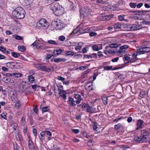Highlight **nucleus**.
I'll use <instances>...</instances> for the list:
<instances>
[{
    "label": "nucleus",
    "instance_id": "45",
    "mask_svg": "<svg viewBox=\"0 0 150 150\" xmlns=\"http://www.w3.org/2000/svg\"><path fill=\"white\" fill-rule=\"evenodd\" d=\"M92 108L90 106L88 105L87 108H86V112H89L91 113L92 112V111L91 110Z\"/></svg>",
    "mask_w": 150,
    "mask_h": 150
},
{
    "label": "nucleus",
    "instance_id": "29",
    "mask_svg": "<svg viewBox=\"0 0 150 150\" xmlns=\"http://www.w3.org/2000/svg\"><path fill=\"white\" fill-rule=\"evenodd\" d=\"M142 50L144 52H150V48L148 47H143Z\"/></svg>",
    "mask_w": 150,
    "mask_h": 150
},
{
    "label": "nucleus",
    "instance_id": "42",
    "mask_svg": "<svg viewBox=\"0 0 150 150\" xmlns=\"http://www.w3.org/2000/svg\"><path fill=\"white\" fill-rule=\"evenodd\" d=\"M90 32V29L88 28L86 29L84 28L83 30V31H82L81 32V34H83L85 33H88Z\"/></svg>",
    "mask_w": 150,
    "mask_h": 150
},
{
    "label": "nucleus",
    "instance_id": "39",
    "mask_svg": "<svg viewBox=\"0 0 150 150\" xmlns=\"http://www.w3.org/2000/svg\"><path fill=\"white\" fill-rule=\"evenodd\" d=\"M52 150H62L59 147L56 145L53 146L52 147Z\"/></svg>",
    "mask_w": 150,
    "mask_h": 150
},
{
    "label": "nucleus",
    "instance_id": "43",
    "mask_svg": "<svg viewBox=\"0 0 150 150\" xmlns=\"http://www.w3.org/2000/svg\"><path fill=\"white\" fill-rule=\"evenodd\" d=\"M88 105L85 104V103H83L82 105V104L79 105H78L77 106H81L82 108L83 109H85L86 108H87V107Z\"/></svg>",
    "mask_w": 150,
    "mask_h": 150
},
{
    "label": "nucleus",
    "instance_id": "37",
    "mask_svg": "<svg viewBox=\"0 0 150 150\" xmlns=\"http://www.w3.org/2000/svg\"><path fill=\"white\" fill-rule=\"evenodd\" d=\"M61 61H62L63 62H64L65 61V59H61L60 58H56L54 59V61L55 62L58 63L60 62Z\"/></svg>",
    "mask_w": 150,
    "mask_h": 150
},
{
    "label": "nucleus",
    "instance_id": "40",
    "mask_svg": "<svg viewBox=\"0 0 150 150\" xmlns=\"http://www.w3.org/2000/svg\"><path fill=\"white\" fill-rule=\"evenodd\" d=\"M121 126V124L120 123H118L117 125H115V129L117 130Z\"/></svg>",
    "mask_w": 150,
    "mask_h": 150
},
{
    "label": "nucleus",
    "instance_id": "30",
    "mask_svg": "<svg viewBox=\"0 0 150 150\" xmlns=\"http://www.w3.org/2000/svg\"><path fill=\"white\" fill-rule=\"evenodd\" d=\"M11 55L15 58H17L20 56V54L18 53L14 52H11Z\"/></svg>",
    "mask_w": 150,
    "mask_h": 150
},
{
    "label": "nucleus",
    "instance_id": "34",
    "mask_svg": "<svg viewBox=\"0 0 150 150\" xmlns=\"http://www.w3.org/2000/svg\"><path fill=\"white\" fill-rule=\"evenodd\" d=\"M131 24H125L124 26L123 27L125 28H126L127 30H131Z\"/></svg>",
    "mask_w": 150,
    "mask_h": 150
},
{
    "label": "nucleus",
    "instance_id": "15",
    "mask_svg": "<svg viewBox=\"0 0 150 150\" xmlns=\"http://www.w3.org/2000/svg\"><path fill=\"white\" fill-rule=\"evenodd\" d=\"M9 76H6V77H3L2 79V81L6 83H12L13 81L11 80Z\"/></svg>",
    "mask_w": 150,
    "mask_h": 150
},
{
    "label": "nucleus",
    "instance_id": "44",
    "mask_svg": "<svg viewBox=\"0 0 150 150\" xmlns=\"http://www.w3.org/2000/svg\"><path fill=\"white\" fill-rule=\"evenodd\" d=\"M92 48L94 50L98 51L99 50L98 46L96 45H93L92 46Z\"/></svg>",
    "mask_w": 150,
    "mask_h": 150
},
{
    "label": "nucleus",
    "instance_id": "61",
    "mask_svg": "<svg viewBox=\"0 0 150 150\" xmlns=\"http://www.w3.org/2000/svg\"><path fill=\"white\" fill-rule=\"evenodd\" d=\"M15 38L16 40H21L22 39V38L20 36H19L18 35H16V36L15 37Z\"/></svg>",
    "mask_w": 150,
    "mask_h": 150
},
{
    "label": "nucleus",
    "instance_id": "53",
    "mask_svg": "<svg viewBox=\"0 0 150 150\" xmlns=\"http://www.w3.org/2000/svg\"><path fill=\"white\" fill-rule=\"evenodd\" d=\"M74 53L73 51H68L67 52V53L66 54V55H67L68 56L70 55L73 56L74 55Z\"/></svg>",
    "mask_w": 150,
    "mask_h": 150
},
{
    "label": "nucleus",
    "instance_id": "20",
    "mask_svg": "<svg viewBox=\"0 0 150 150\" xmlns=\"http://www.w3.org/2000/svg\"><path fill=\"white\" fill-rule=\"evenodd\" d=\"M141 136L144 137H147L149 136V133L148 131L147 130L143 129L141 131Z\"/></svg>",
    "mask_w": 150,
    "mask_h": 150
},
{
    "label": "nucleus",
    "instance_id": "52",
    "mask_svg": "<svg viewBox=\"0 0 150 150\" xmlns=\"http://www.w3.org/2000/svg\"><path fill=\"white\" fill-rule=\"evenodd\" d=\"M58 39L60 41H63L65 40V38L64 36H61L59 37Z\"/></svg>",
    "mask_w": 150,
    "mask_h": 150
},
{
    "label": "nucleus",
    "instance_id": "46",
    "mask_svg": "<svg viewBox=\"0 0 150 150\" xmlns=\"http://www.w3.org/2000/svg\"><path fill=\"white\" fill-rule=\"evenodd\" d=\"M42 110L43 112H45L48 111L49 109L48 107H43L42 108Z\"/></svg>",
    "mask_w": 150,
    "mask_h": 150
},
{
    "label": "nucleus",
    "instance_id": "23",
    "mask_svg": "<svg viewBox=\"0 0 150 150\" xmlns=\"http://www.w3.org/2000/svg\"><path fill=\"white\" fill-rule=\"evenodd\" d=\"M63 51H64V50L63 49H57L54 51L53 53L55 55H58L60 54Z\"/></svg>",
    "mask_w": 150,
    "mask_h": 150
},
{
    "label": "nucleus",
    "instance_id": "4",
    "mask_svg": "<svg viewBox=\"0 0 150 150\" xmlns=\"http://www.w3.org/2000/svg\"><path fill=\"white\" fill-rule=\"evenodd\" d=\"M147 139V137H144L141 135L140 137H135L134 138V141L137 142L138 143H142L146 142Z\"/></svg>",
    "mask_w": 150,
    "mask_h": 150
},
{
    "label": "nucleus",
    "instance_id": "12",
    "mask_svg": "<svg viewBox=\"0 0 150 150\" xmlns=\"http://www.w3.org/2000/svg\"><path fill=\"white\" fill-rule=\"evenodd\" d=\"M20 86H22V88H23L24 92L25 91L26 89L29 88L30 86V84H28L27 82L25 81H23L20 83Z\"/></svg>",
    "mask_w": 150,
    "mask_h": 150
},
{
    "label": "nucleus",
    "instance_id": "18",
    "mask_svg": "<svg viewBox=\"0 0 150 150\" xmlns=\"http://www.w3.org/2000/svg\"><path fill=\"white\" fill-rule=\"evenodd\" d=\"M11 99L12 101L14 100H17V93L16 91H13L11 92Z\"/></svg>",
    "mask_w": 150,
    "mask_h": 150
},
{
    "label": "nucleus",
    "instance_id": "9",
    "mask_svg": "<svg viewBox=\"0 0 150 150\" xmlns=\"http://www.w3.org/2000/svg\"><path fill=\"white\" fill-rule=\"evenodd\" d=\"M50 9L52 10L54 13L55 12V11L56 9H58V7H59V4H49L48 5Z\"/></svg>",
    "mask_w": 150,
    "mask_h": 150
},
{
    "label": "nucleus",
    "instance_id": "19",
    "mask_svg": "<svg viewBox=\"0 0 150 150\" xmlns=\"http://www.w3.org/2000/svg\"><path fill=\"white\" fill-rule=\"evenodd\" d=\"M59 96H61L64 99H66V91L64 90L59 89Z\"/></svg>",
    "mask_w": 150,
    "mask_h": 150
},
{
    "label": "nucleus",
    "instance_id": "5",
    "mask_svg": "<svg viewBox=\"0 0 150 150\" xmlns=\"http://www.w3.org/2000/svg\"><path fill=\"white\" fill-rule=\"evenodd\" d=\"M35 67L38 69H41L42 71L49 72L50 69V68L47 67H46L40 64H37L35 65Z\"/></svg>",
    "mask_w": 150,
    "mask_h": 150
},
{
    "label": "nucleus",
    "instance_id": "26",
    "mask_svg": "<svg viewBox=\"0 0 150 150\" xmlns=\"http://www.w3.org/2000/svg\"><path fill=\"white\" fill-rule=\"evenodd\" d=\"M47 43L48 44L55 45H59V44L58 42H57L54 40H48L47 42Z\"/></svg>",
    "mask_w": 150,
    "mask_h": 150
},
{
    "label": "nucleus",
    "instance_id": "63",
    "mask_svg": "<svg viewBox=\"0 0 150 150\" xmlns=\"http://www.w3.org/2000/svg\"><path fill=\"white\" fill-rule=\"evenodd\" d=\"M91 58L93 57L97 58V54L96 53H93L91 54Z\"/></svg>",
    "mask_w": 150,
    "mask_h": 150
},
{
    "label": "nucleus",
    "instance_id": "60",
    "mask_svg": "<svg viewBox=\"0 0 150 150\" xmlns=\"http://www.w3.org/2000/svg\"><path fill=\"white\" fill-rule=\"evenodd\" d=\"M97 33L95 32H91L89 33V35L91 37H93L96 36L97 35Z\"/></svg>",
    "mask_w": 150,
    "mask_h": 150
},
{
    "label": "nucleus",
    "instance_id": "28",
    "mask_svg": "<svg viewBox=\"0 0 150 150\" xmlns=\"http://www.w3.org/2000/svg\"><path fill=\"white\" fill-rule=\"evenodd\" d=\"M102 99L103 102L105 105L108 104V98L106 96H103L102 97Z\"/></svg>",
    "mask_w": 150,
    "mask_h": 150
},
{
    "label": "nucleus",
    "instance_id": "51",
    "mask_svg": "<svg viewBox=\"0 0 150 150\" xmlns=\"http://www.w3.org/2000/svg\"><path fill=\"white\" fill-rule=\"evenodd\" d=\"M45 133V134L46 135V136H51L52 135L51 133V132L47 130H45L44 131Z\"/></svg>",
    "mask_w": 150,
    "mask_h": 150
},
{
    "label": "nucleus",
    "instance_id": "64",
    "mask_svg": "<svg viewBox=\"0 0 150 150\" xmlns=\"http://www.w3.org/2000/svg\"><path fill=\"white\" fill-rule=\"evenodd\" d=\"M119 59V58L118 57H116L113 59H112L111 60V61L112 62H116Z\"/></svg>",
    "mask_w": 150,
    "mask_h": 150
},
{
    "label": "nucleus",
    "instance_id": "35",
    "mask_svg": "<svg viewBox=\"0 0 150 150\" xmlns=\"http://www.w3.org/2000/svg\"><path fill=\"white\" fill-rule=\"evenodd\" d=\"M18 91L20 92L23 93L24 92V90H23V88H22V86H20V84L18 86Z\"/></svg>",
    "mask_w": 150,
    "mask_h": 150
},
{
    "label": "nucleus",
    "instance_id": "62",
    "mask_svg": "<svg viewBox=\"0 0 150 150\" xmlns=\"http://www.w3.org/2000/svg\"><path fill=\"white\" fill-rule=\"evenodd\" d=\"M52 56H53V55L52 54H47V56L46 57V58H45L46 59H49Z\"/></svg>",
    "mask_w": 150,
    "mask_h": 150
},
{
    "label": "nucleus",
    "instance_id": "57",
    "mask_svg": "<svg viewBox=\"0 0 150 150\" xmlns=\"http://www.w3.org/2000/svg\"><path fill=\"white\" fill-rule=\"evenodd\" d=\"M6 49L2 46H0V51L2 52H5Z\"/></svg>",
    "mask_w": 150,
    "mask_h": 150
},
{
    "label": "nucleus",
    "instance_id": "14",
    "mask_svg": "<svg viewBox=\"0 0 150 150\" xmlns=\"http://www.w3.org/2000/svg\"><path fill=\"white\" fill-rule=\"evenodd\" d=\"M144 123L143 120H138L137 123V127L136 128V129H142L143 126V124Z\"/></svg>",
    "mask_w": 150,
    "mask_h": 150
},
{
    "label": "nucleus",
    "instance_id": "25",
    "mask_svg": "<svg viewBox=\"0 0 150 150\" xmlns=\"http://www.w3.org/2000/svg\"><path fill=\"white\" fill-rule=\"evenodd\" d=\"M21 106V104L19 100H18L15 104V107L17 109L20 108Z\"/></svg>",
    "mask_w": 150,
    "mask_h": 150
},
{
    "label": "nucleus",
    "instance_id": "47",
    "mask_svg": "<svg viewBox=\"0 0 150 150\" xmlns=\"http://www.w3.org/2000/svg\"><path fill=\"white\" fill-rule=\"evenodd\" d=\"M21 124L23 126H24L25 124V119L23 117H22L21 121Z\"/></svg>",
    "mask_w": 150,
    "mask_h": 150
},
{
    "label": "nucleus",
    "instance_id": "56",
    "mask_svg": "<svg viewBox=\"0 0 150 150\" xmlns=\"http://www.w3.org/2000/svg\"><path fill=\"white\" fill-rule=\"evenodd\" d=\"M92 123H93L94 125L93 126V129L94 130H95L97 127V123L96 122H92Z\"/></svg>",
    "mask_w": 150,
    "mask_h": 150
},
{
    "label": "nucleus",
    "instance_id": "10",
    "mask_svg": "<svg viewBox=\"0 0 150 150\" xmlns=\"http://www.w3.org/2000/svg\"><path fill=\"white\" fill-rule=\"evenodd\" d=\"M131 30H138L141 29L142 27L141 25L139 24H131Z\"/></svg>",
    "mask_w": 150,
    "mask_h": 150
},
{
    "label": "nucleus",
    "instance_id": "6",
    "mask_svg": "<svg viewBox=\"0 0 150 150\" xmlns=\"http://www.w3.org/2000/svg\"><path fill=\"white\" fill-rule=\"evenodd\" d=\"M64 11V8L59 5V7L55 11L54 14L57 16H59L63 13Z\"/></svg>",
    "mask_w": 150,
    "mask_h": 150
},
{
    "label": "nucleus",
    "instance_id": "48",
    "mask_svg": "<svg viewBox=\"0 0 150 150\" xmlns=\"http://www.w3.org/2000/svg\"><path fill=\"white\" fill-rule=\"evenodd\" d=\"M138 55V52L137 51H135L133 54L132 57L133 59H135L137 58V56Z\"/></svg>",
    "mask_w": 150,
    "mask_h": 150
},
{
    "label": "nucleus",
    "instance_id": "58",
    "mask_svg": "<svg viewBox=\"0 0 150 150\" xmlns=\"http://www.w3.org/2000/svg\"><path fill=\"white\" fill-rule=\"evenodd\" d=\"M33 135L35 137L37 136V130L35 129H34L33 130Z\"/></svg>",
    "mask_w": 150,
    "mask_h": 150
},
{
    "label": "nucleus",
    "instance_id": "50",
    "mask_svg": "<svg viewBox=\"0 0 150 150\" xmlns=\"http://www.w3.org/2000/svg\"><path fill=\"white\" fill-rule=\"evenodd\" d=\"M71 131L74 132V133L76 134L79 133V130L78 129H71Z\"/></svg>",
    "mask_w": 150,
    "mask_h": 150
},
{
    "label": "nucleus",
    "instance_id": "13",
    "mask_svg": "<svg viewBox=\"0 0 150 150\" xmlns=\"http://www.w3.org/2000/svg\"><path fill=\"white\" fill-rule=\"evenodd\" d=\"M67 101L68 104H69L71 106H75L76 104L75 103V101L74 99L71 97H69Z\"/></svg>",
    "mask_w": 150,
    "mask_h": 150
},
{
    "label": "nucleus",
    "instance_id": "33",
    "mask_svg": "<svg viewBox=\"0 0 150 150\" xmlns=\"http://www.w3.org/2000/svg\"><path fill=\"white\" fill-rule=\"evenodd\" d=\"M18 50L21 52H24L25 50V47L24 46H18Z\"/></svg>",
    "mask_w": 150,
    "mask_h": 150
},
{
    "label": "nucleus",
    "instance_id": "36",
    "mask_svg": "<svg viewBox=\"0 0 150 150\" xmlns=\"http://www.w3.org/2000/svg\"><path fill=\"white\" fill-rule=\"evenodd\" d=\"M85 24V23H82L78 27L79 28V29H80V31L84 29V28H83V27L84 26Z\"/></svg>",
    "mask_w": 150,
    "mask_h": 150
},
{
    "label": "nucleus",
    "instance_id": "22",
    "mask_svg": "<svg viewBox=\"0 0 150 150\" xmlns=\"http://www.w3.org/2000/svg\"><path fill=\"white\" fill-rule=\"evenodd\" d=\"M28 146L30 150H34L35 149V146L32 141L29 140L28 141Z\"/></svg>",
    "mask_w": 150,
    "mask_h": 150
},
{
    "label": "nucleus",
    "instance_id": "7",
    "mask_svg": "<svg viewBox=\"0 0 150 150\" xmlns=\"http://www.w3.org/2000/svg\"><path fill=\"white\" fill-rule=\"evenodd\" d=\"M31 46H33L34 47V48H37L38 49H40V50L45 49H46V47L42 44H38L36 45L35 44V42L33 43L31 45Z\"/></svg>",
    "mask_w": 150,
    "mask_h": 150
},
{
    "label": "nucleus",
    "instance_id": "8",
    "mask_svg": "<svg viewBox=\"0 0 150 150\" xmlns=\"http://www.w3.org/2000/svg\"><path fill=\"white\" fill-rule=\"evenodd\" d=\"M52 24L57 30H61L64 27L62 23H58L57 21H55L52 22Z\"/></svg>",
    "mask_w": 150,
    "mask_h": 150
},
{
    "label": "nucleus",
    "instance_id": "3",
    "mask_svg": "<svg viewBox=\"0 0 150 150\" xmlns=\"http://www.w3.org/2000/svg\"><path fill=\"white\" fill-rule=\"evenodd\" d=\"M37 25L38 27H45L47 28L49 26L48 23L44 19H41L37 23Z\"/></svg>",
    "mask_w": 150,
    "mask_h": 150
},
{
    "label": "nucleus",
    "instance_id": "11",
    "mask_svg": "<svg viewBox=\"0 0 150 150\" xmlns=\"http://www.w3.org/2000/svg\"><path fill=\"white\" fill-rule=\"evenodd\" d=\"M10 125H11V126H12V127L14 129V131H15V132H17V133H18V124H17L15 122L13 121H11V122L10 123Z\"/></svg>",
    "mask_w": 150,
    "mask_h": 150
},
{
    "label": "nucleus",
    "instance_id": "38",
    "mask_svg": "<svg viewBox=\"0 0 150 150\" xmlns=\"http://www.w3.org/2000/svg\"><path fill=\"white\" fill-rule=\"evenodd\" d=\"M138 52V53L139 54H144L145 52L143 50H142V47H141L140 48L138 49L137 51Z\"/></svg>",
    "mask_w": 150,
    "mask_h": 150
},
{
    "label": "nucleus",
    "instance_id": "24",
    "mask_svg": "<svg viewBox=\"0 0 150 150\" xmlns=\"http://www.w3.org/2000/svg\"><path fill=\"white\" fill-rule=\"evenodd\" d=\"M112 67L111 66H105L103 67V69L105 70H109L111 69H112V70H114L116 69V68H113L112 69Z\"/></svg>",
    "mask_w": 150,
    "mask_h": 150
},
{
    "label": "nucleus",
    "instance_id": "59",
    "mask_svg": "<svg viewBox=\"0 0 150 150\" xmlns=\"http://www.w3.org/2000/svg\"><path fill=\"white\" fill-rule=\"evenodd\" d=\"M13 63V62H7L6 64V66L7 67H10L11 65Z\"/></svg>",
    "mask_w": 150,
    "mask_h": 150
},
{
    "label": "nucleus",
    "instance_id": "27",
    "mask_svg": "<svg viewBox=\"0 0 150 150\" xmlns=\"http://www.w3.org/2000/svg\"><path fill=\"white\" fill-rule=\"evenodd\" d=\"M125 16V15H120L118 16V18L119 20L120 21H124L126 22H127L128 20L127 19H125L124 18Z\"/></svg>",
    "mask_w": 150,
    "mask_h": 150
},
{
    "label": "nucleus",
    "instance_id": "41",
    "mask_svg": "<svg viewBox=\"0 0 150 150\" xmlns=\"http://www.w3.org/2000/svg\"><path fill=\"white\" fill-rule=\"evenodd\" d=\"M129 5L132 8H135L137 6V4L136 3L132 2L130 3Z\"/></svg>",
    "mask_w": 150,
    "mask_h": 150
},
{
    "label": "nucleus",
    "instance_id": "17",
    "mask_svg": "<svg viewBox=\"0 0 150 150\" xmlns=\"http://www.w3.org/2000/svg\"><path fill=\"white\" fill-rule=\"evenodd\" d=\"M112 26L115 29H120L123 26V24L120 23H117L113 24Z\"/></svg>",
    "mask_w": 150,
    "mask_h": 150
},
{
    "label": "nucleus",
    "instance_id": "2",
    "mask_svg": "<svg viewBox=\"0 0 150 150\" xmlns=\"http://www.w3.org/2000/svg\"><path fill=\"white\" fill-rule=\"evenodd\" d=\"M90 9L88 8L83 7L80 10V15L81 17L84 18L90 14Z\"/></svg>",
    "mask_w": 150,
    "mask_h": 150
},
{
    "label": "nucleus",
    "instance_id": "54",
    "mask_svg": "<svg viewBox=\"0 0 150 150\" xmlns=\"http://www.w3.org/2000/svg\"><path fill=\"white\" fill-rule=\"evenodd\" d=\"M145 93L144 92H141L139 94V96L142 98H143L145 96Z\"/></svg>",
    "mask_w": 150,
    "mask_h": 150
},
{
    "label": "nucleus",
    "instance_id": "49",
    "mask_svg": "<svg viewBox=\"0 0 150 150\" xmlns=\"http://www.w3.org/2000/svg\"><path fill=\"white\" fill-rule=\"evenodd\" d=\"M96 4L98 3L101 4H104L105 3V2L103 1V0H96Z\"/></svg>",
    "mask_w": 150,
    "mask_h": 150
},
{
    "label": "nucleus",
    "instance_id": "55",
    "mask_svg": "<svg viewBox=\"0 0 150 150\" xmlns=\"http://www.w3.org/2000/svg\"><path fill=\"white\" fill-rule=\"evenodd\" d=\"M80 30L79 29V28L77 27L76 29L73 30L72 33L74 34H76Z\"/></svg>",
    "mask_w": 150,
    "mask_h": 150
},
{
    "label": "nucleus",
    "instance_id": "16",
    "mask_svg": "<svg viewBox=\"0 0 150 150\" xmlns=\"http://www.w3.org/2000/svg\"><path fill=\"white\" fill-rule=\"evenodd\" d=\"M74 97L76 99V102L77 104H79L80 103L81 101L83 100L81 96L79 94H75Z\"/></svg>",
    "mask_w": 150,
    "mask_h": 150
},
{
    "label": "nucleus",
    "instance_id": "31",
    "mask_svg": "<svg viewBox=\"0 0 150 150\" xmlns=\"http://www.w3.org/2000/svg\"><path fill=\"white\" fill-rule=\"evenodd\" d=\"M117 45L115 44H112L110 45L109 46H106L105 47V48L107 49L109 47L110 48H114L117 47Z\"/></svg>",
    "mask_w": 150,
    "mask_h": 150
},
{
    "label": "nucleus",
    "instance_id": "32",
    "mask_svg": "<svg viewBox=\"0 0 150 150\" xmlns=\"http://www.w3.org/2000/svg\"><path fill=\"white\" fill-rule=\"evenodd\" d=\"M28 80L30 83H33L35 81V79L33 76H28Z\"/></svg>",
    "mask_w": 150,
    "mask_h": 150
},
{
    "label": "nucleus",
    "instance_id": "21",
    "mask_svg": "<svg viewBox=\"0 0 150 150\" xmlns=\"http://www.w3.org/2000/svg\"><path fill=\"white\" fill-rule=\"evenodd\" d=\"M129 47V46L127 45H122L120 47V50H119L118 52L119 53H122V52H123V53H124V51H125V50H123L124 49H126L127 48Z\"/></svg>",
    "mask_w": 150,
    "mask_h": 150
},
{
    "label": "nucleus",
    "instance_id": "1",
    "mask_svg": "<svg viewBox=\"0 0 150 150\" xmlns=\"http://www.w3.org/2000/svg\"><path fill=\"white\" fill-rule=\"evenodd\" d=\"M12 14L14 17L20 19L23 18L25 17V12L22 7H18L13 11Z\"/></svg>",
    "mask_w": 150,
    "mask_h": 150
}]
</instances>
